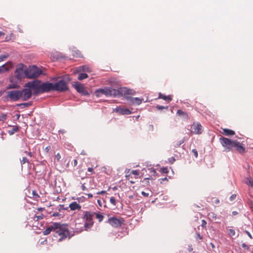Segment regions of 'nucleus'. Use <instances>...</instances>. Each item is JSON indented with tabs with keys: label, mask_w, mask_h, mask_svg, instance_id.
<instances>
[{
	"label": "nucleus",
	"mask_w": 253,
	"mask_h": 253,
	"mask_svg": "<svg viewBox=\"0 0 253 253\" xmlns=\"http://www.w3.org/2000/svg\"><path fill=\"white\" fill-rule=\"evenodd\" d=\"M109 96H113L114 97L122 96L123 95L125 96L132 94V90H128L125 88H120L118 89H116L109 87Z\"/></svg>",
	"instance_id": "4"
},
{
	"label": "nucleus",
	"mask_w": 253,
	"mask_h": 253,
	"mask_svg": "<svg viewBox=\"0 0 253 253\" xmlns=\"http://www.w3.org/2000/svg\"><path fill=\"white\" fill-rule=\"evenodd\" d=\"M192 131L195 134H201L203 131L202 126L199 123H194L191 126Z\"/></svg>",
	"instance_id": "13"
},
{
	"label": "nucleus",
	"mask_w": 253,
	"mask_h": 253,
	"mask_svg": "<svg viewBox=\"0 0 253 253\" xmlns=\"http://www.w3.org/2000/svg\"><path fill=\"white\" fill-rule=\"evenodd\" d=\"M30 198L33 199V193H32V190H29L28 191V196Z\"/></svg>",
	"instance_id": "38"
},
{
	"label": "nucleus",
	"mask_w": 253,
	"mask_h": 253,
	"mask_svg": "<svg viewBox=\"0 0 253 253\" xmlns=\"http://www.w3.org/2000/svg\"><path fill=\"white\" fill-rule=\"evenodd\" d=\"M42 209H43V208H39V209H38V210H39V211H42Z\"/></svg>",
	"instance_id": "62"
},
{
	"label": "nucleus",
	"mask_w": 253,
	"mask_h": 253,
	"mask_svg": "<svg viewBox=\"0 0 253 253\" xmlns=\"http://www.w3.org/2000/svg\"><path fill=\"white\" fill-rule=\"evenodd\" d=\"M24 66L20 64L17 68L15 72V77L18 79H21L23 77H26V70L23 69Z\"/></svg>",
	"instance_id": "10"
},
{
	"label": "nucleus",
	"mask_w": 253,
	"mask_h": 253,
	"mask_svg": "<svg viewBox=\"0 0 253 253\" xmlns=\"http://www.w3.org/2000/svg\"><path fill=\"white\" fill-rule=\"evenodd\" d=\"M192 152L194 154L195 158H197L198 156V152H197V150L195 149H194L192 150Z\"/></svg>",
	"instance_id": "37"
},
{
	"label": "nucleus",
	"mask_w": 253,
	"mask_h": 253,
	"mask_svg": "<svg viewBox=\"0 0 253 253\" xmlns=\"http://www.w3.org/2000/svg\"><path fill=\"white\" fill-rule=\"evenodd\" d=\"M110 201L111 204L115 205H116V200L114 197H112L110 199Z\"/></svg>",
	"instance_id": "36"
},
{
	"label": "nucleus",
	"mask_w": 253,
	"mask_h": 253,
	"mask_svg": "<svg viewBox=\"0 0 253 253\" xmlns=\"http://www.w3.org/2000/svg\"><path fill=\"white\" fill-rule=\"evenodd\" d=\"M76 57H80V55H77Z\"/></svg>",
	"instance_id": "64"
},
{
	"label": "nucleus",
	"mask_w": 253,
	"mask_h": 253,
	"mask_svg": "<svg viewBox=\"0 0 253 253\" xmlns=\"http://www.w3.org/2000/svg\"><path fill=\"white\" fill-rule=\"evenodd\" d=\"M32 193H33V200L36 201H39L40 199V196L38 192L36 190H32Z\"/></svg>",
	"instance_id": "25"
},
{
	"label": "nucleus",
	"mask_w": 253,
	"mask_h": 253,
	"mask_svg": "<svg viewBox=\"0 0 253 253\" xmlns=\"http://www.w3.org/2000/svg\"><path fill=\"white\" fill-rule=\"evenodd\" d=\"M126 177L127 180H130L132 178V175L130 173L129 174L126 175Z\"/></svg>",
	"instance_id": "44"
},
{
	"label": "nucleus",
	"mask_w": 253,
	"mask_h": 253,
	"mask_svg": "<svg viewBox=\"0 0 253 253\" xmlns=\"http://www.w3.org/2000/svg\"><path fill=\"white\" fill-rule=\"evenodd\" d=\"M21 105H24L25 107H28L29 106V104L28 103H23L21 104Z\"/></svg>",
	"instance_id": "54"
},
{
	"label": "nucleus",
	"mask_w": 253,
	"mask_h": 253,
	"mask_svg": "<svg viewBox=\"0 0 253 253\" xmlns=\"http://www.w3.org/2000/svg\"><path fill=\"white\" fill-rule=\"evenodd\" d=\"M108 222L111 226L116 228H119L122 225L124 224L125 220L122 217L117 218L115 217H112L108 219Z\"/></svg>",
	"instance_id": "9"
},
{
	"label": "nucleus",
	"mask_w": 253,
	"mask_h": 253,
	"mask_svg": "<svg viewBox=\"0 0 253 253\" xmlns=\"http://www.w3.org/2000/svg\"><path fill=\"white\" fill-rule=\"evenodd\" d=\"M24 87L32 88L33 94L36 95L53 90L52 83L48 82L42 83L38 80L26 83Z\"/></svg>",
	"instance_id": "2"
},
{
	"label": "nucleus",
	"mask_w": 253,
	"mask_h": 253,
	"mask_svg": "<svg viewBox=\"0 0 253 253\" xmlns=\"http://www.w3.org/2000/svg\"><path fill=\"white\" fill-rule=\"evenodd\" d=\"M149 179V178H144V180H146L147 182L148 183H149V181H148Z\"/></svg>",
	"instance_id": "58"
},
{
	"label": "nucleus",
	"mask_w": 253,
	"mask_h": 253,
	"mask_svg": "<svg viewBox=\"0 0 253 253\" xmlns=\"http://www.w3.org/2000/svg\"><path fill=\"white\" fill-rule=\"evenodd\" d=\"M7 118V114L2 113L0 114V121L4 122L6 120Z\"/></svg>",
	"instance_id": "29"
},
{
	"label": "nucleus",
	"mask_w": 253,
	"mask_h": 253,
	"mask_svg": "<svg viewBox=\"0 0 253 253\" xmlns=\"http://www.w3.org/2000/svg\"><path fill=\"white\" fill-rule=\"evenodd\" d=\"M162 180H168V179H167V178L165 177V178L162 179Z\"/></svg>",
	"instance_id": "61"
},
{
	"label": "nucleus",
	"mask_w": 253,
	"mask_h": 253,
	"mask_svg": "<svg viewBox=\"0 0 253 253\" xmlns=\"http://www.w3.org/2000/svg\"><path fill=\"white\" fill-rule=\"evenodd\" d=\"M82 189L84 191L87 190V188H86L84 184H83L82 185Z\"/></svg>",
	"instance_id": "52"
},
{
	"label": "nucleus",
	"mask_w": 253,
	"mask_h": 253,
	"mask_svg": "<svg viewBox=\"0 0 253 253\" xmlns=\"http://www.w3.org/2000/svg\"><path fill=\"white\" fill-rule=\"evenodd\" d=\"M79 75L78 77V79L79 80H83L84 79H86L88 78V75L86 73H83L82 72H78Z\"/></svg>",
	"instance_id": "24"
},
{
	"label": "nucleus",
	"mask_w": 253,
	"mask_h": 253,
	"mask_svg": "<svg viewBox=\"0 0 253 253\" xmlns=\"http://www.w3.org/2000/svg\"><path fill=\"white\" fill-rule=\"evenodd\" d=\"M25 153L28 154V155L30 157H32V156H33L32 153L31 152H27V151H25Z\"/></svg>",
	"instance_id": "53"
},
{
	"label": "nucleus",
	"mask_w": 253,
	"mask_h": 253,
	"mask_svg": "<svg viewBox=\"0 0 253 253\" xmlns=\"http://www.w3.org/2000/svg\"><path fill=\"white\" fill-rule=\"evenodd\" d=\"M244 182L249 186L253 187V179L251 177H247L244 180Z\"/></svg>",
	"instance_id": "22"
},
{
	"label": "nucleus",
	"mask_w": 253,
	"mask_h": 253,
	"mask_svg": "<svg viewBox=\"0 0 253 253\" xmlns=\"http://www.w3.org/2000/svg\"><path fill=\"white\" fill-rule=\"evenodd\" d=\"M152 172H153V173L154 174L156 173V170H155L154 169H153L152 170Z\"/></svg>",
	"instance_id": "59"
},
{
	"label": "nucleus",
	"mask_w": 253,
	"mask_h": 253,
	"mask_svg": "<svg viewBox=\"0 0 253 253\" xmlns=\"http://www.w3.org/2000/svg\"><path fill=\"white\" fill-rule=\"evenodd\" d=\"M55 159L57 160V161H59L61 159V155L59 153H57L55 156Z\"/></svg>",
	"instance_id": "39"
},
{
	"label": "nucleus",
	"mask_w": 253,
	"mask_h": 253,
	"mask_svg": "<svg viewBox=\"0 0 253 253\" xmlns=\"http://www.w3.org/2000/svg\"><path fill=\"white\" fill-rule=\"evenodd\" d=\"M14 87L13 86H10V88H14Z\"/></svg>",
	"instance_id": "63"
},
{
	"label": "nucleus",
	"mask_w": 253,
	"mask_h": 253,
	"mask_svg": "<svg viewBox=\"0 0 253 253\" xmlns=\"http://www.w3.org/2000/svg\"><path fill=\"white\" fill-rule=\"evenodd\" d=\"M4 35V34L3 32H0V37L3 36Z\"/></svg>",
	"instance_id": "57"
},
{
	"label": "nucleus",
	"mask_w": 253,
	"mask_h": 253,
	"mask_svg": "<svg viewBox=\"0 0 253 253\" xmlns=\"http://www.w3.org/2000/svg\"><path fill=\"white\" fill-rule=\"evenodd\" d=\"M183 142H184V140H180L179 142H174V146L175 147H179Z\"/></svg>",
	"instance_id": "32"
},
{
	"label": "nucleus",
	"mask_w": 253,
	"mask_h": 253,
	"mask_svg": "<svg viewBox=\"0 0 253 253\" xmlns=\"http://www.w3.org/2000/svg\"><path fill=\"white\" fill-rule=\"evenodd\" d=\"M68 226L67 224L54 222L48 226L43 231V234L46 235L50 234L51 232H53L54 233V237L57 238V240L58 242H61L67 238H70L72 236L69 230Z\"/></svg>",
	"instance_id": "1"
},
{
	"label": "nucleus",
	"mask_w": 253,
	"mask_h": 253,
	"mask_svg": "<svg viewBox=\"0 0 253 253\" xmlns=\"http://www.w3.org/2000/svg\"><path fill=\"white\" fill-rule=\"evenodd\" d=\"M114 111L119 113L120 115H129L131 113V111L126 108L121 107H117L114 109Z\"/></svg>",
	"instance_id": "14"
},
{
	"label": "nucleus",
	"mask_w": 253,
	"mask_h": 253,
	"mask_svg": "<svg viewBox=\"0 0 253 253\" xmlns=\"http://www.w3.org/2000/svg\"><path fill=\"white\" fill-rule=\"evenodd\" d=\"M87 170L89 172H92L93 171V169L92 168H88Z\"/></svg>",
	"instance_id": "51"
},
{
	"label": "nucleus",
	"mask_w": 253,
	"mask_h": 253,
	"mask_svg": "<svg viewBox=\"0 0 253 253\" xmlns=\"http://www.w3.org/2000/svg\"><path fill=\"white\" fill-rule=\"evenodd\" d=\"M93 213H94V214H96V217L98 219L99 222H101L102 221V220L103 219L104 216L102 214H101V213L100 212H93Z\"/></svg>",
	"instance_id": "27"
},
{
	"label": "nucleus",
	"mask_w": 253,
	"mask_h": 253,
	"mask_svg": "<svg viewBox=\"0 0 253 253\" xmlns=\"http://www.w3.org/2000/svg\"><path fill=\"white\" fill-rule=\"evenodd\" d=\"M68 90L67 83L64 80H61L53 84V90L59 92H64Z\"/></svg>",
	"instance_id": "7"
},
{
	"label": "nucleus",
	"mask_w": 253,
	"mask_h": 253,
	"mask_svg": "<svg viewBox=\"0 0 253 253\" xmlns=\"http://www.w3.org/2000/svg\"><path fill=\"white\" fill-rule=\"evenodd\" d=\"M13 65L11 62H7L5 64L0 66V73L7 71L9 69L12 68Z\"/></svg>",
	"instance_id": "16"
},
{
	"label": "nucleus",
	"mask_w": 253,
	"mask_h": 253,
	"mask_svg": "<svg viewBox=\"0 0 253 253\" xmlns=\"http://www.w3.org/2000/svg\"><path fill=\"white\" fill-rule=\"evenodd\" d=\"M169 161L171 164H173L175 161V159L174 157H172L169 159Z\"/></svg>",
	"instance_id": "43"
},
{
	"label": "nucleus",
	"mask_w": 253,
	"mask_h": 253,
	"mask_svg": "<svg viewBox=\"0 0 253 253\" xmlns=\"http://www.w3.org/2000/svg\"><path fill=\"white\" fill-rule=\"evenodd\" d=\"M42 218H43L42 215H39V216H35L34 219H36L37 221L39 219H42Z\"/></svg>",
	"instance_id": "40"
},
{
	"label": "nucleus",
	"mask_w": 253,
	"mask_h": 253,
	"mask_svg": "<svg viewBox=\"0 0 253 253\" xmlns=\"http://www.w3.org/2000/svg\"><path fill=\"white\" fill-rule=\"evenodd\" d=\"M93 212L90 211L84 212L83 218L85 221L84 223V227H85V230H87L93 226L94 223L93 219Z\"/></svg>",
	"instance_id": "5"
},
{
	"label": "nucleus",
	"mask_w": 253,
	"mask_h": 253,
	"mask_svg": "<svg viewBox=\"0 0 253 253\" xmlns=\"http://www.w3.org/2000/svg\"><path fill=\"white\" fill-rule=\"evenodd\" d=\"M141 194L143 195L144 197H147L149 196V193H146L145 192L142 191L141 192Z\"/></svg>",
	"instance_id": "46"
},
{
	"label": "nucleus",
	"mask_w": 253,
	"mask_h": 253,
	"mask_svg": "<svg viewBox=\"0 0 253 253\" xmlns=\"http://www.w3.org/2000/svg\"><path fill=\"white\" fill-rule=\"evenodd\" d=\"M42 71L38 67L33 66L26 70V77L28 79H35L40 76Z\"/></svg>",
	"instance_id": "6"
},
{
	"label": "nucleus",
	"mask_w": 253,
	"mask_h": 253,
	"mask_svg": "<svg viewBox=\"0 0 253 253\" xmlns=\"http://www.w3.org/2000/svg\"><path fill=\"white\" fill-rule=\"evenodd\" d=\"M77 72H91V70L87 66H82L79 67L77 69Z\"/></svg>",
	"instance_id": "19"
},
{
	"label": "nucleus",
	"mask_w": 253,
	"mask_h": 253,
	"mask_svg": "<svg viewBox=\"0 0 253 253\" xmlns=\"http://www.w3.org/2000/svg\"><path fill=\"white\" fill-rule=\"evenodd\" d=\"M129 180L130 181V182L131 183H134V181H132V180H131V179H130V180Z\"/></svg>",
	"instance_id": "60"
},
{
	"label": "nucleus",
	"mask_w": 253,
	"mask_h": 253,
	"mask_svg": "<svg viewBox=\"0 0 253 253\" xmlns=\"http://www.w3.org/2000/svg\"><path fill=\"white\" fill-rule=\"evenodd\" d=\"M26 163H29V160L27 159V158L23 157L22 158V160L21 161V165H23V164H25Z\"/></svg>",
	"instance_id": "34"
},
{
	"label": "nucleus",
	"mask_w": 253,
	"mask_h": 253,
	"mask_svg": "<svg viewBox=\"0 0 253 253\" xmlns=\"http://www.w3.org/2000/svg\"><path fill=\"white\" fill-rule=\"evenodd\" d=\"M109 87L100 88L95 91V95L97 97H99L101 94H105L106 96H109Z\"/></svg>",
	"instance_id": "15"
},
{
	"label": "nucleus",
	"mask_w": 253,
	"mask_h": 253,
	"mask_svg": "<svg viewBox=\"0 0 253 253\" xmlns=\"http://www.w3.org/2000/svg\"><path fill=\"white\" fill-rule=\"evenodd\" d=\"M32 88H30L28 87H25V88L20 90L21 93V98H22V100L26 101L29 99L32 96Z\"/></svg>",
	"instance_id": "11"
},
{
	"label": "nucleus",
	"mask_w": 253,
	"mask_h": 253,
	"mask_svg": "<svg viewBox=\"0 0 253 253\" xmlns=\"http://www.w3.org/2000/svg\"><path fill=\"white\" fill-rule=\"evenodd\" d=\"M161 171L162 172L165 173H168V170L167 168H163L161 169Z\"/></svg>",
	"instance_id": "41"
},
{
	"label": "nucleus",
	"mask_w": 253,
	"mask_h": 253,
	"mask_svg": "<svg viewBox=\"0 0 253 253\" xmlns=\"http://www.w3.org/2000/svg\"><path fill=\"white\" fill-rule=\"evenodd\" d=\"M228 235L230 237H232V236H234L235 235V231L233 229H229V232H228Z\"/></svg>",
	"instance_id": "33"
},
{
	"label": "nucleus",
	"mask_w": 253,
	"mask_h": 253,
	"mask_svg": "<svg viewBox=\"0 0 253 253\" xmlns=\"http://www.w3.org/2000/svg\"><path fill=\"white\" fill-rule=\"evenodd\" d=\"M77 165H78V161H77V160L75 159L74 160V162H73V166H74V167H76L77 166Z\"/></svg>",
	"instance_id": "49"
},
{
	"label": "nucleus",
	"mask_w": 253,
	"mask_h": 253,
	"mask_svg": "<svg viewBox=\"0 0 253 253\" xmlns=\"http://www.w3.org/2000/svg\"><path fill=\"white\" fill-rule=\"evenodd\" d=\"M206 224H207V222L205 220H202L201 226L204 228H206Z\"/></svg>",
	"instance_id": "42"
},
{
	"label": "nucleus",
	"mask_w": 253,
	"mask_h": 253,
	"mask_svg": "<svg viewBox=\"0 0 253 253\" xmlns=\"http://www.w3.org/2000/svg\"><path fill=\"white\" fill-rule=\"evenodd\" d=\"M219 140L227 152L232 151L233 148H235V150L240 154H244L245 152L246 148L244 145L236 140H231L228 138L221 137Z\"/></svg>",
	"instance_id": "3"
},
{
	"label": "nucleus",
	"mask_w": 253,
	"mask_h": 253,
	"mask_svg": "<svg viewBox=\"0 0 253 253\" xmlns=\"http://www.w3.org/2000/svg\"><path fill=\"white\" fill-rule=\"evenodd\" d=\"M75 230L76 232H81L85 230L84 227V224L82 222L76 223L75 224Z\"/></svg>",
	"instance_id": "18"
},
{
	"label": "nucleus",
	"mask_w": 253,
	"mask_h": 253,
	"mask_svg": "<svg viewBox=\"0 0 253 253\" xmlns=\"http://www.w3.org/2000/svg\"><path fill=\"white\" fill-rule=\"evenodd\" d=\"M177 114L179 116H181L184 117L185 118H187L188 117V115L187 113L183 112L181 110H178L177 111Z\"/></svg>",
	"instance_id": "26"
},
{
	"label": "nucleus",
	"mask_w": 253,
	"mask_h": 253,
	"mask_svg": "<svg viewBox=\"0 0 253 253\" xmlns=\"http://www.w3.org/2000/svg\"><path fill=\"white\" fill-rule=\"evenodd\" d=\"M19 127L17 126H13L12 128L8 131V133L9 135H13L15 132L18 131Z\"/></svg>",
	"instance_id": "23"
},
{
	"label": "nucleus",
	"mask_w": 253,
	"mask_h": 253,
	"mask_svg": "<svg viewBox=\"0 0 253 253\" xmlns=\"http://www.w3.org/2000/svg\"><path fill=\"white\" fill-rule=\"evenodd\" d=\"M156 108L159 110H162L163 109H168V106H166V107H164V106H160V105H157L156 106Z\"/></svg>",
	"instance_id": "35"
},
{
	"label": "nucleus",
	"mask_w": 253,
	"mask_h": 253,
	"mask_svg": "<svg viewBox=\"0 0 253 253\" xmlns=\"http://www.w3.org/2000/svg\"><path fill=\"white\" fill-rule=\"evenodd\" d=\"M210 245H211V247H212V249H214V247H214V245H213V243H211Z\"/></svg>",
	"instance_id": "56"
},
{
	"label": "nucleus",
	"mask_w": 253,
	"mask_h": 253,
	"mask_svg": "<svg viewBox=\"0 0 253 253\" xmlns=\"http://www.w3.org/2000/svg\"><path fill=\"white\" fill-rule=\"evenodd\" d=\"M222 130H223L222 134L226 136L233 135L235 133L234 131H233L231 129H228V128H223L222 129Z\"/></svg>",
	"instance_id": "21"
},
{
	"label": "nucleus",
	"mask_w": 253,
	"mask_h": 253,
	"mask_svg": "<svg viewBox=\"0 0 253 253\" xmlns=\"http://www.w3.org/2000/svg\"><path fill=\"white\" fill-rule=\"evenodd\" d=\"M74 86L78 92L84 93L85 91V88L82 84L78 82H76L75 83Z\"/></svg>",
	"instance_id": "17"
},
{
	"label": "nucleus",
	"mask_w": 253,
	"mask_h": 253,
	"mask_svg": "<svg viewBox=\"0 0 253 253\" xmlns=\"http://www.w3.org/2000/svg\"><path fill=\"white\" fill-rule=\"evenodd\" d=\"M236 197V195L235 194H233L230 196V199L231 201H232V200L235 199Z\"/></svg>",
	"instance_id": "47"
},
{
	"label": "nucleus",
	"mask_w": 253,
	"mask_h": 253,
	"mask_svg": "<svg viewBox=\"0 0 253 253\" xmlns=\"http://www.w3.org/2000/svg\"><path fill=\"white\" fill-rule=\"evenodd\" d=\"M131 175H134V176H138L139 174V171L138 170H133L130 173Z\"/></svg>",
	"instance_id": "31"
},
{
	"label": "nucleus",
	"mask_w": 253,
	"mask_h": 253,
	"mask_svg": "<svg viewBox=\"0 0 253 253\" xmlns=\"http://www.w3.org/2000/svg\"><path fill=\"white\" fill-rule=\"evenodd\" d=\"M6 96L10 100L16 101L21 98V93L20 90H13L6 92Z\"/></svg>",
	"instance_id": "8"
},
{
	"label": "nucleus",
	"mask_w": 253,
	"mask_h": 253,
	"mask_svg": "<svg viewBox=\"0 0 253 253\" xmlns=\"http://www.w3.org/2000/svg\"><path fill=\"white\" fill-rule=\"evenodd\" d=\"M69 206H79L78 204L76 202H72L71 203Z\"/></svg>",
	"instance_id": "50"
},
{
	"label": "nucleus",
	"mask_w": 253,
	"mask_h": 253,
	"mask_svg": "<svg viewBox=\"0 0 253 253\" xmlns=\"http://www.w3.org/2000/svg\"><path fill=\"white\" fill-rule=\"evenodd\" d=\"M61 214H59L58 212H54L52 214V216H60Z\"/></svg>",
	"instance_id": "48"
},
{
	"label": "nucleus",
	"mask_w": 253,
	"mask_h": 253,
	"mask_svg": "<svg viewBox=\"0 0 253 253\" xmlns=\"http://www.w3.org/2000/svg\"><path fill=\"white\" fill-rule=\"evenodd\" d=\"M50 149V146H47L44 149V151L46 153H48L49 150Z\"/></svg>",
	"instance_id": "45"
},
{
	"label": "nucleus",
	"mask_w": 253,
	"mask_h": 253,
	"mask_svg": "<svg viewBox=\"0 0 253 253\" xmlns=\"http://www.w3.org/2000/svg\"><path fill=\"white\" fill-rule=\"evenodd\" d=\"M81 208V207H67L66 208H62V210H68V209L69 208H70V210L74 211V210H80Z\"/></svg>",
	"instance_id": "28"
},
{
	"label": "nucleus",
	"mask_w": 253,
	"mask_h": 253,
	"mask_svg": "<svg viewBox=\"0 0 253 253\" xmlns=\"http://www.w3.org/2000/svg\"><path fill=\"white\" fill-rule=\"evenodd\" d=\"M9 56L8 54H4L0 55V62L5 60Z\"/></svg>",
	"instance_id": "30"
},
{
	"label": "nucleus",
	"mask_w": 253,
	"mask_h": 253,
	"mask_svg": "<svg viewBox=\"0 0 253 253\" xmlns=\"http://www.w3.org/2000/svg\"><path fill=\"white\" fill-rule=\"evenodd\" d=\"M125 98L130 105H138L142 103V99L138 97H132L128 96V95H125Z\"/></svg>",
	"instance_id": "12"
},
{
	"label": "nucleus",
	"mask_w": 253,
	"mask_h": 253,
	"mask_svg": "<svg viewBox=\"0 0 253 253\" xmlns=\"http://www.w3.org/2000/svg\"><path fill=\"white\" fill-rule=\"evenodd\" d=\"M197 237L200 240H202L203 239V237L202 236H201L199 234H197Z\"/></svg>",
	"instance_id": "55"
},
{
	"label": "nucleus",
	"mask_w": 253,
	"mask_h": 253,
	"mask_svg": "<svg viewBox=\"0 0 253 253\" xmlns=\"http://www.w3.org/2000/svg\"><path fill=\"white\" fill-rule=\"evenodd\" d=\"M159 98L162 99L168 102H169L172 100V97L171 95H165L161 93H159Z\"/></svg>",
	"instance_id": "20"
}]
</instances>
